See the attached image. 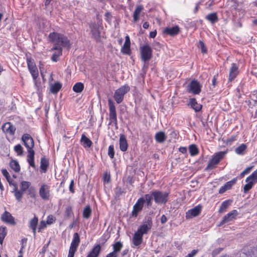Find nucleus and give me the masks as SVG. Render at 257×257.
<instances>
[{
	"instance_id": "nucleus-1",
	"label": "nucleus",
	"mask_w": 257,
	"mask_h": 257,
	"mask_svg": "<svg viewBox=\"0 0 257 257\" xmlns=\"http://www.w3.org/2000/svg\"><path fill=\"white\" fill-rule=\"evenodd\" d=\"M49 38L51 42H53L55 45L52 50L54 51L51 59L54 62H57L59 60V57L62 55L63 47H68L69 46V41L67 38L62 34L53 32L49 35Z\"/></svg>"
},
{
	"instance_id": "nucleus-2",
	"label": "nucleus",
	"mask_w": 257,
	"mask_h": 257,
	"mask_svg": "<svg viewBox=\"0 0 257 257\" xmlns=\"http://www.w3.org/2000/svg\"><path fill=\"white\" fill-rule=\"evenodd\" d=\"M22 140L27 149L28 153L27 159V162L30 166L35 168L36 165L34 162L35 152L33 150L34 147V140L29 134H25L22 137Z\"/></svg>"
},
{
	"instance_id": "nucleus-3",
	"label": "nucleus",
	"mask_w": 257,
	"mask_h": 257,
	"mask_svg": "<svg viewBox=\"0 0 257 257\" xmlns=\"http://www.w3.org/2000/svg\"><path fill=\"white\" fill-rule=\"evenodd\" d=\"M169 193L159 190L152 191V196L155 202L158 204H165L168 201Z\"/></svg>"
},
{
	"instance_id": "nucleus-4",
	"label": "nucleus",
	"mask_w": 257,
	"mask_h": 257,
	"mask_svg": "<svg viewBox=\"0 0 257 257\" xmlns=\"http://www.w3.org/2000/svg\"><path fill=\"white\" fill-rule=\"evenodd\" d=\"M226 153V151H221L215 154L211 159L209 161L206 170H211L215 168L216 166L219 163Z\"/></svg>"
},
{
	"instance_id": "nucleus-5",
	"label": "nucleus",
	"mask_w": 257,
	"mask_h": 257,
	"mask_svg": "<svg viewBox=\"0 0 257 257\" xmlns=\"http://www.w3.org/2000/svg\"><path fill=\"white\" fill-rule=\"evenodd\" d=\"M141 59L144 62L149 61L152 57L153 50L148 45L145 44L140 47Z\"/></svg>"
},
{
	"instance_id": "nucleus-6",
	"label": "nucleus",
	"mask_w": 257,
	"mask_h": 257,
	"mask_svg": "<svg viewBox=\"0 0 257 257\" xmlns=\"http://www.w3.org/2000/svg\"><path fill=\"white\" fill-rule=\"evenodd\" d=\"M130 90V87L128 85H125L115 91L114 98L117 103L119 104L123 101L124 95L128 92Z\"/></svg>"
},
{
	"instance_id": "nucleus-7",
	"label": "nucleus",
	"mask_w": 257,
	"mask_h": 257,
	"mask_svg": "<svg viewBox=\"0 0 257 257\" xmlns=\"http://www.w3.org/2000/svg\"><path fill=\"white\" fill-rule=\"evenodd\" d=\"M152 224V217H146L144 220L143 224L138 228L137 232L143 236L144 234H147L151 230Z\"/></svg>"
},
{
	"instance_id": "nucleus-8",
	"label": "nucleus",
	"mask_w": 257,
	"mask_h": 257,
	"mask_svg": "<svg viewBox=\"0 0 257 257\" xmlns=\"http://www.w3.org/2000/svg\"><path fill=\"white\" fill-rule=\"evenodd\" d=\"M109 106V123H113L115 126L117 124L116 108L114 102L110 99L108 100Z\"/></svg>"
},
{
	"instance_id": "nucleus-9",
	"label": "nucleus",
	"mask_w": 257,
	"mask_h": 257,
	"mask_svg": "<svg viewBox=\"0 0 257 257\" xmlns=\"http://www.w3.org/2000/svg\"><path fill=\"white\" fill-rule=\"evenodd\" d=\"M246 184L244 186L243 192L247 193L257 182V169L255 170L249 176L246 178L245 180Z\"/></svg>"
},
{
	"instance_id": "nucleus-10",
	"label": "nucleus",
	"mask_w": 257,
	"mask_h": 257,
	"mask_svg": "<svg viewBox=\"0 0 257 257\" xmlns=\"http://www.w3.org/2000/svg\"><path fill=\"white\" fill-rule=\"evenodd\" d=\"M202 85L196 80H192L187 87V90L190 93L194 95L200 94L201 91Z\"/></svg>"
},
{
	"instance_id": "nucleus-11",
	"label": "nucleus",
	"mask_w": 257,
	"mask_h": 257,
	"mask_svg": "<svg viewBox=\"0 0 257 257\" xmlns=\"http://www.w3.org/2000/svg\"><path fill=\"white\" fill-rule=\"evenodd\" d=\"M238 215V212L236 210H232L223 217L219 226L235 219Z\"/></svg>"
},
{
	"instance_id": "nucleus-12",
	"label": "nucleus",
	"mask_w": 257,
	"mask_h": 257,
	"mask_svg": "<svg viewBox=\"0 0 257 257\" xmlns=\"http://www.w3.org/2000/svg\"><path fill=\"white\" fill-rule=\"evenodd\" d=\"M39 195L42 199L49 200L50 196V186L46 184H43L39 189Z\"/></svg>"
},
{
	"instance_id": "nucleus-13",
	"label": "nucleus",
	"mask_w": 257,
	"mask_h": 257,
	"mask_svg": "<svg viewBox=\"0 0 257 257\" xmlns=\"http://www.w3.org/2000/svg\"><path fill=\"white\" fill-rule=\"evenodd\" d=\"M144 205V199L139 198L133 206L132 215L137 217L138 213L143 209Z\"/></svg>"
},
{
	"instance_id": "nucleus-14",
	"label": "nucleus",
	"mask_w": 257,
	"mask_h": 257,
	"mask_svg": "<svg viewBox=\"0 0 257 257\" xmlns=\"http://www.w3.org/2000/svg\"><path fill=\"white\" fill-rule=\"evenodd\" d=\"M89 27L92 37L96 40H98L100 37V32L99 27L95 22H91L89 24Z\"/></svg>"
},
{
	"instance_id": "nucleus-15",
	"label": "nucleus",
	"mask_w": 257,
	"mask_h": 257,
	"mask_svg": "<svg viewBox=\"0 0 257 257\" xmlns=\"http://www.w3.org/2000/svg\"><path fill=\"white\" fill-rule=\"evenodd\" d=\"M2 130L6 134L13 136L15 133L16 127L11 122H7L3 125Z\"/></svg>"
},
{
	"instance_id": "nucleus-16",
	"label": "nucleus",
	"mask_w": 257,
	"mask_h": 257,
	"mask_svg": "<svg viewBox=\"0 0 257 257\" xmlns=\"http://www.w3.org/2000/svg\"><path fill=\"white\" fill-rule=\"evenodd\" d=\"M201 211V207L197 205L192 209L188 210L186 213V218L187 219L192 218L198 216Z\"/></svg>"
},
{
	"instance_id": "nucleus-17",
	"label": "nucleus",
	"mask_w": 257,
	"mask_h": 257,
	"mask_svg": "<svg viewBox=\"0 0 257 257\" xmlns=\"http://www.w3.org/2000/svg\"><path fill=\"white\" fill-rule=\"evenodd\" d=\"M29 70L34 79H36L38 76V70L36 66L30 60H27Z\"/></svg>"
},
{
	"instance_id": "nucleus-18",
	"label": "nucleus",
	"mask_w": 257,
	"mask_h": 257,
	"mask_svg": "<svg viewBox=\"0 0 257 257\" xmlns=\"http://www.w3.org/2000/svg\"><path fill=\"white\" fill-rule=\"evenodd\" d=\"M1 219L3 221L7 223L13 225L15 224V218L10 212L7 211L2 215Z\"/></svg>"
},
{
	"instance_id": "nucleus-19",
	"label": "nucleus",
	"mask_w": 257,
	"mask_h": 257,
	"mask_svg": "<svg viewBox=\"0 0 257 257\" xmlns=\"http://www.w3.org/2000/svg\"><path fill=\"white\" fill-rule=\"evenodd\" d=\"M238 74V68L236 64L232 63L229 70V81H231L233 80Z\"/></svg>"
},
{
	"instance_id": "nucleus-20",
	"label": "nucleus",
	"mask_w": 257,
	"mask_h": 257,
	"mask_svg": "<svg viewBox=\"0 0 257 257\" xmlns=\"http://www.w3.org/2000/svg\"><path fill=\"white\" fill-rule=\"evenodd\" d=\"M237 180L236 179L234 178L231 181H229L227 182H226L224 186H222L219 190V194H223L227 190L231 189L232 186L234 185L236 183Z\"/></svg>"
},
{
	"instance_id": "nucleus-21",
	"label": "nucleus",
	"mask_w": 257,
	"mask_h": 257,
	"mask_svg": "<svg viewBox=\"0 0 257 257\" xmlns=\"http://www.w3.org/2000/svg\"><path fill=\"white\" fill-rule=\"evenodd\" d=\"M80 243V237L78 233H74L73 236V239L71 243L70 248L76 250L77 248Z\"/></svg>"
},
{
	"instance_id": "nucleus-22",
	"label": "nucleus",
	"mask_w": 257,
	"mask_h": 257,
	"mask_svg": "<svg viewBox=\"0 0 257 257\" xmlns=\"http://www.w3.org/2000/svg\"><path fill=\"white\" fill-rule=\"evenodd\" d=\"M143 237L142 235L137 231L135 233L132 239V242L135 247H139L142 243Z\"/></svg>"
},
{
	"instance_id": "nucleus-23",
	"label": "nucleus",
	"mask_w": 257,
	"mask_h": 257,
	"mask_svg": "<svg viewBox=\"0 0 257 257\" xmlns=\"http://www.w3.org/2000/svg\"><path fill=\"white\" fill-rule=\"evenodd\" d=\"M179 32V28L177 26L173 27H167L164 30V33L170 35L174 36L178 34Z\"/></svg>"
},
{
	"instance_id": "nucleus-24",
	"label": "nucleus",
	"mask_w": 257,
	"mask_h": 257,
	"mask_svg": "<svg viewBox=\"0 0 257 257\" xmlns=\"http://www.w3.org/2000/svg\"><path fill=\"white\" fill-rule=\"evenodd\" d=\"M128 148V144L126 137L124 135H121L119 138V148L122 152H125L127 150Z\"/></svg>"
},
{
	"instance_id": "nucleus-25",
	"label": "nucleus",
	"mask_w": 257,
	"mask_h": 257,
	"mask_svg": "<svg viewBox=\"0 0 257 257\" xmlns=\"http://www.w3.org/2000/svg\"><path fill=\"white\" fill-rule=\"evenodd\" d=\"M188 105L191 106L196 112L199 111L202 108V105L197 103L196 99L190 98Z\"/></svg>"
},
{
	"instance_id": "nucleus-26",
	"label": "nucleus",
	"mask_w": 257,
	"mask_h": 257,
	"mask_svg": "<svg viewBox=\"0 0 257 257\" xmlns=\"http://www.w3.org/2000/svg\"><path fill=\"white\" fill-rule=\"evenodd\" d=\"M101 247L99 244H97L93 247L90 253L86 257H97L100 252Z\"/></svg>"
},
{
	"instance_id": "nucleus-27",
	"label": "nucleus",
	"mask_w": 257,
	"mask_h": 257,
	"mask_svg": "<svg viewBox=\"0 0 257 257\" xmlns=\"http://www.w3.org/2000/svg\"><path fill=\"white\" fill-rule=\"evenodd\" d=\"M232 200L228 199L223 201L218 210L219 213H222L226 211V209L231 205Z\"/></svg>"
},
{
	"instance_id": "nucleus-28",
	"label": "nucleus",
	"mask_w": 257,
	"mask_h": 257,
	"mask_svg": "<svg viewBox=\"0 0 257 257\" xmlns=\"http://www.w3.org/2000/svg\"><path fill=\"white\" fill-rule=\"evenodd\" d=\"M80 141L82 146L84 148H90L92 145V142L91 140L84 134L81 136Z\"/></svg>"
},
{
	"instance_id": "nucleus-29",
	"label": "nucleus",
	"mask_w": 257,
	"mask_h": 257,
	"mask_svg": "<svg viewBox=\"0 0 257 257\" xmlns=\"http://www.w3.org/2000/svg\"><path fill=\"white\" fill-rule=\"evenodd\" d=\"M144 7L142 5L138 6L133 14L134 21L137 22L139 20L141 12L143 10Z\"/></svg>"
},
{
	"instance_id": "nucleus-30",
	"label": "nucleus",
	"mask_w": 257,
	"mask_h": 257,
	"mask_svg": "<svg viewBox=\"0 0 257 257\" xmlns=\"http://www.w3.org/2000/svg\"><path fill=\"white\" fill-rule=\"evenodd\" d=\"M205 18L212 24L216 23L218 21V18L216 13L209 14L206 16Z\"/></svg>"
},
{
	"instance_id": "nucleus-31",
	"label": "nucleus",
	"mask_w": 257,
	"mask_h": 257,
	"mask_svg": "<svg viewBox=\"0 0 257 257\" xmlns=\"http://www.w3.org/2000/svg\"><path fill=\"white\" fill-rule=\"evenodd\" d=\"M49 163L48 160L43 157L41 159L40 169L42 172L45 173L47 170Z\"/></svg>"
},
{
	"instance_id": "nucleus-32",
	"label": "nucleus",
	"mask_w": 257,
	"mask_h": 257,
	"mask_svg": "<svg viewBox=\"0 0 257 257\" xmlns=\"http://www.w3.org/2000/svg\"><path fill=\"white\" fill-rule=\"evenodd\" d=\"M38 222V218L36 216L32 219L29 223V227L32 229L34 234L36 233L37 226Z\"/></svg>"
},
{
	"instance_id": "nucleus-33",
	"label": "nucleus",
	"mask_w": 257,
	"mask_h": 257,
	"mask_svg": "<svg viewBox=\"0 0 257 257\" xmlns=\"http://www.w3.org/2000/svg\"><path fill=\"white\" fill-rule=\"evenodd\" d=\"M166 139V136L163 132H160L156 133L155 135L156 141L160 143H163Z\"/></svg>"
},
{
	"instance_id": "nucleus-34",
	"label": "nucleus",
	"mask_w": 257,
	"mask_h": 257,
	"mask_svg": "<svg viewBox=\"0 0 257 257\" xmlns=\"http://www.w3.org/2000/svg\"><path fill=\"white\" fill-rule=\"evenodd\" d=\"M140 198L144 199V203H146L147 206L148 207H150L152 205V200L153 199V196H152V192L151 193V194H145L143 197Z\"/></svg>"
},
{
	"instance_id": "nucleus-35",
	"label": "nucleus",
	"mask_w": 257,
	"mask_h": 257,
	"mask_svg": "<svg viewBox=\"0 0 257 257\" xmlns=\"http://www.w3.org/2000/svg\"><path fill=\"white\" fill-rule=\"evenodd\" d=\"M189 151L191 156H196L199 153V150L195 144H192L189 146Z\"/></svg>"
},
{
	"instance_id": "nucleus-36",
	"label": "nucleus",
	"mask_w": 257,
	"mask_h": 257,
	"mask_svg": "<svg viewBox=\"0 0 257 257\" xmlns=\"http://www.w3.org/2000/svg\"><path fill=\"white\" fill-rule=\"evenodd\" d=\"M113 251L112 252H113L114 254H117L118 252H119L122 247V244L120 241H117L114 243L113 245Z\"/></svg>"
},
{
	"instance_id": "nucleus-37",
	"label": "nucleus",
	"mask_w": 257,
	"mask_h": 257,
	"mask_svg": "<svg viewBox=\"0 0 257 257\" xmlns=\"http://www.w3.org/2000/svg\"><path fill=\"white\" fill-rule=\"evenodd\" d=\"M11 168L16 172H19L20 171V166L19 163L16 160H12L10 163Z\"/></svg>"
},
{
	"instance_id": "nucleus-38",
	"label": "nucleus",
	"mask_w": 257,
	"mask_h": 257,
	"mask_svg": "<svg viewBox=\"0 0 257 257\" xmlns=\"http://www.w3.org/2000/svg\"><path fill=\"white\" fill-rule=\"evenodd\" d=\"M246 148V145L244 144H242L235 149V152L238 155H243Z\"/></svg>"
},
{
	"instance_id": "nucleus-39",
	"label": "nucleus",
	"mask_w": 257,
	"mask_h": 257,
	"mask_svg": "<svg viewBox=\"0 0 257 257\" xmlns=\"http://www.w3.org/2000/svg\"><path fill=\"white\" fill-rule=\"evenodd\" d=\"M7 234L6 227H0V244H3L4 239Z\"/></svg>"
},
{
	"instance_id": "nucleus-40",
	"label": "nucleus",
	"mask_w": 257,
	"mask_h": 257,
	"mask_svg": "<svg viewBox=\"0 0 257 257\" xmlns=\"http://www.w3.org/2000/svg\"><path fill=\"white\" fill-rule=\"evenodd\" d=\"M84 88V85L81 82L76 83L73 87V90L76 93L81 92Z\"/></svg>"
},
{
	"instance_id": "nucleus-41",
	"label": "nucleus",
	"mask_w": 257,
	"mask_h": 257,
	"mask_svg": "<svg viewBox=\"0 0 257 257\" xmlns=\"http://www.w3.org/2000/svg\"><path fill=\"white\" fill-rule=\"evenodd\" d=\"M30 185L31 183L30 182L23 181L20 183V190L25 192L30 187Z\"/></svg>"
},
{
	"instance_id": "nucleus-42",
	"label": "nucleus",
	"mask_w": 257,
	"mask_h": 257,
	"mask_svg": "<svg viewBox=\"0 0 257 257\" xmlns=\"http://www.w3.org/2000/svg\"><path fill=\"white\" fill-rule=\"evenodd\" d=\"M61 87L60 83L57 82L51 86V91L53 93H57Z\"/></svg>"
},
{
	"instance_id": "nucleus-43",
	"label": "nucleus",
	"mask_w": 257,
	"mask_h": 257,
	"mask_svg": "<svg viewBox=\"0 0 257 257\" xmlns=\"http://www.w3.org/2000/svg\"><path fill=\"white\" fill-rule=\"evenodd\" d=\"M91 214V209L89 206H86L83 211V216L85 218H88Z\"/></svg>"
},
{
	"instance_id": "nucleus-44",
	"label": "nucleus",
	"mask_w": 257,
	"mask_h": 257,
	"mask_svg": "<svg viewBox=\"0 0 257 257\" xmlns=\"http://www.w3.org/2000/svg\"><path fill=\"white\" fill-rule=\"evenodd\" d=\"M130 46V44H124L121 49V52L124 54H130L131 52Z\"/></svg>"
},
{
	"instance_id": "nucleus-45",
	"label": "nucleus",
	"mask_w": 257,
	"mask_h": 257,
	"mask_svg": "<svg viewBox=\"0 0 257 257\" xmlns=\"http://www.w3.org/2000/svg\"><path fill=\"white\" fill-rule=\"evenodd\" d=\"M14 151L19 156H22L23 155V148L20 144H18L14 147Z\"/></svg>"
},
{
	"instance_id": "nucleus-46",
	"label": "nucleus",
	"mask_w": 257,
	"mask_h": 257,
	"mask_svg": "<svg viewBox=\"0 0 257 257\" xmlns=\"http://www.w3.org/2000/svg\"><path fill=\"white\" fill-rule=\"evenodd\" d=\"M108 155L111 159H112L114 157V146L112 145H110L108 147Z\"/></svg>"
},
{
	"instance_id": "nucleus-47",
	"label": "nucleus",
	"mask_w": 257,
	"mask_h": 257,
	"mask_svg": "<svg viewBox=\"0 0 257 257\" xmlns=\"http://www.w3.org/2000/svg\"><path fill=\"white\" fill-rule=\"evenodd\" d=\"M24 192L22 191L21 190H19V191H17L14 193L15 197L16 199L18 201H21L23 195L24 194Z\"/></svg>"
},
{
	"instance_id": "nucleus-48",
	"label": "nucleus",
	"mask_w": 257,
	"mask_h": 257,
	"mask_svg": "<svg viewBox=\"0 0 257 257\" xmlns=\"http://www.w3.org/2000/svg\"><path fill=\"white\" fill-rule=\"evenodd\" d=\"M47 224H48L47 223V222L45 221L42 220L40 222V225H39V228H38V231L40 232L42 230H43L45 228H46V226H47Z\"/></svg>"
},
{
	"instance_id": "nucleus-49",
	"label": "nucleus",
	"mask_w": 257,
	"mask_h": 257,
	"mask_svg": "<svg viewBox=\"0 0 257 257\" xmlns=\"http://www.w3.org/2000/svg\"><path fill=\"white\" fill-rule=\"evenodd\" d=\"M104 17H105L104 19H105V21L106 22H107L108 23H110L111 21V19H112V16H111L110 13H109L108 12H106L105 14Z\"/></svg>"
},
{
	"instance_id": "nucleus-50",
	"label": "nucleus",
	"mask_w": 257,
	"mask_h": 257,
	"mask_svg": "<svg viewBox=\"0 0 257 257\" xmlns=\"http://www.w3.org/2000/svg\"><path fill=\"white\" fill-rule=\"evenodd\" d=\"M252 168L253 167L251 166L246 168L241 173L240 177L242 178L245 175L249 173L250 171L252 170Z\"/></svg>"
},
{
	"instance_id": "nucleus-51",
	"label": "nucleus",
	"mask_w": 257,
	"mask_h": 257,
	"mask_svg": "<svg viewBox=\"0 0 257 257\" xmlns=\"http://www.w3.org/2000/svg\"><path fill=\"white\" fill-rule=\"evenodd\" d=\"M236 140V136H232L226 140V144L227 145H231L232 143Z\"/></svg>"
},
{
	"instance_id": "nucleus-52",
	"label": "nucleus",
	"mask_w": 257,
	"mask_h": 257,
	"mask_svg": "<svg viewBox=\"0 0 257 257\" xmlns=\"http://www.w3.org/2000/svg\"><path fill=\"white\" fill-rule=\"evenodd\" d=\"M55 221V218L52 215H50L47 217V221H46L48 224H51L53 223Z\"/></svg>"
},
{
	"instance_id": "nucleus-53",
	"label": "nucleus",
	"mask_w": 257,
	"mask_h": 257,
	"mask_svg": "<svg viewBox=\"0 0 257 257\" xmlns=\"http://www.w3.org/2000/svg\"><path fill=\"white\" fill-rule=\"evenodd\" d=\"M199 45L201 49V52L203 53H205L207 52V50L205 48V44L202 41L199 42Z\"/></svg>"
},
{
	"instance_id": "nucleus-54",
	"label": "nucleus",
	"mask_w": 257,
	"mask_h": 257,
	"mask_svg": "<svg viewBox=\"0 0 257 257\" xmlns=\"http://www.w3.org/2000/svg\"><path fill=\"white\" fill-rule=\"evenodd\" d=\"M198 252V249H193L185 257H194Z\"/></svg>"
},
{
	"instance_id": "nucleus-55",
	"label": "nucleus",
	"mask_w": 257,
	"mask_h": 257,
	"mask_svg": "<svg viewBox=\"0 0 257 257\" xmlns=\"http://www.w3.org/2000/svg\"><path fill=\"white\" fill-rule=\"evenodd\" d=\"M217 76L218 75H214L213 76V78L212 80V85L211 88H213L215 87L216 83H217Z\"/></svg>"
},
{
	"instance_id": "nucleus-56",
	"label": "nucleus",
	"mask_w": 257,
	"mask_h": 257,
	"mask_svg": "<svg viewBox=\"0 0 257 257\" xmlns=\"http://www.w3.org/2000/svg\"><path fill=\"white\" fill-rule=\"evenodd\" d=\"M2 173L3 175L6 177L7 180H8V179L10 178L9 173L6 169H3L2 170Z\"/></svg>"
},
{
	"instance_id": "nucleus-57",
	"label": "nucleus",
	"mask_w": 257,
	"mask_h": 257,
	"mask_svg": "<svg viewBox=\"0 0 257 257\" xmlns=\"http://www.w3.org/2000/svg\"><path fill=\"white\" fill-rule=\"evenodd\" d=\"M222 249H223L222 248H218L213 250L212 252V255L213 257L215 256L217 254L219 253L222 250Z\"/></svg>"
},
{
	"instance_id": "nucleus-58",
	"label": "nucleus",
	"mask_w": 257,
	"mask_h": 257,
	"mask_svg": "<svg viewBox=\"0 0 257 257\" xmlns=\"http://www.w3.org/2000/svg\"><path fill=\"white\" fill-rule=\"evenodd\" d=\"M110 177L107 173H105L103 175V180L105 183H108L110 181Z\"/></svg>"
},
{
	"instance_id": "nucleus-59",
	"label": "nucleus",
	"mask_w": 257,
	"mask_h": 257,
	"mask_svg": "<svg viewBox=\"0 0 257 257\" xmlns=\"http://www.w3.org/2000/svg\"><path fill=\"white\" fill-rule=\"evenodd\" d=\"M76 251V250H74L73 249H69L67 257H74V253H75Z\"/></svg>"
},
{
	"instance_id": "nucleus-60",
	"label": "nucleus",
	"mask_w": 257,
	"mask_h": 257,
	"mask_svg": "<svg viewBox=\"0 0 257 257\" xmlns=\"http://www.w3.org/2000/svg\"><path fill=\"white\" fill-rule=\"evenodd\" d=\"M179 150L181 153H182L183 154H186V153H187V148L184 147H180L179 149Z\"/></svg>"
},
{
	"instance_id": "nucleus-61",
	"label": "nucleus",
	"mask_w": 257,
	"mask_h": 257,
	"mask_svg": "<svg viewBox=\"0 0 257 257\" xmlns=\"http://www.w3.org/2000/svg\"><path fill=\"white\" fill-rule=\"evenodd\" d=\"M73 185H74V181H73V180H72L71 181L70 184L69 185V190L72 193L74 192V190L73 189Z\"/></svg>"
},
{
	"instance_id": "nucleus-62",
	"label": "nucleus",
	"mask_w": 257,
	"mask_h": 257,
	"mask_svg": "<svg viewBox=\"0 0 257 257\" xmlns=\"http://www.w3.org/2000/svg\"><path fill=\"white\" fill-rule=\"evenodd\" d=\"M167 220V218L165 215H163L161 218V222L162 224H164Z\"/></svg>"
},
{
	"instance_id": "nucleus-63",
	"label": "nucleus",
	"mask_w": 257,
	"mask_h": 257,
	"mask_svg": "<svg viewBox=\"0 0 257 257\" xmlns=\"http://www.w3.org/2000/svg\"><path fill=\"white\" fill-rule=\"evenodd\" d=\"M124 44H130L131 45V41L130 39V37L128 35H126L125 37V42Z\"/></svg>"
},
{
	"instance_id": "nucleus-64",
	"label": "nucleus",
	"mask_w": 257,
	"mask_h": 257,
	"mask_svg": "<svg viewBox=\"0 0 257 257\" xmlns=\"http://www.w3.org/2000/svg\"><path fill=\"white\" fill-rule=\"evenodd\" d=\"M117 254H115L113 252H112L107 254L106 256V257H117Z\"/></svg>"
}]
</instances>
